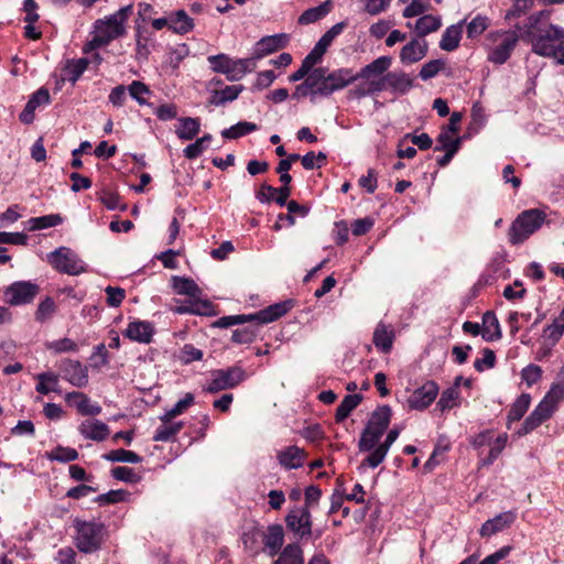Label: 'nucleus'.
Listing matches in <instances>:
<instances>
[{
	"mask_svg": "<svg viewBox=\"0 0 564 564\" xmlns=\"http://www.w3.org/2000/svg\"><path fill=\"white\" fill-rule=\"evenodd\" d=\"M550 14L547 10L534 12L523 25L517 24L516 29L520 37L531 44L533 53L555 58L564 65V28L550 23Z\"/></svg>",
	"mask_w": 564,
	"mask_h": 564,
	"instance_id": "1",
	"label": "nucleus"
},
{
	"mask_svg": "<svg viewBox=\"0 0 564 564\" xmlns=\"http://www.w3.org/2000/svg\"><path fill=\"white\" fill-rule=\"evenodd\" d=\"M391 415L392 412L388 405L379 406L371 413L358 442L359 452L367 454L361 462L362 467H378L384 460L392 444L398 440L400 430L394 427L388 432L384 441L380 442L390 424Z\"/></svg>",
	"mask_w": 564,
	"mask_h": 564,
	"instance_id": "2",
	"label": "nucleus"
},
{
	"mask_svg": "<svg viewBox=\"0 0 564 564\" xmlns=\"http://www.w3.org/2000/svg\"><path fill=\"white\" fill-rule=\"evenodd\" d=\"M564 399V383H555L546 392L541 402L525 419L522 427L517 432L519 436L527 435L542 423L549 420L557 410L560 402Z\"/></svg>",
	"mask_w": 564,
	"mask_h": 564,
	"instance_id": "3",
	"label": "nucleus"
},
{
	"mask_svg": "<svg viewBox=\"0 0 564 564\" xmlns=\"http://www.w3.org/2000/svg\"><path fill=\"white\" fill-rule=\"evenodd\" d=\"M545 218V213L538 208L528 209L519 214L509 228L510 243L520 245L524 242L541 228Z\"/></svg>",
	"mask_w": 564,
	"mask_h": 564,
	"instance_id": "4",
	"label": "nucleus"
},
{
	"mask_svg": "<svg viewBox=\"0 0 564 564\" xmlns=\"http://www.w3.org/2000/svg\"><path fill=\"white\" fill-rule=\"evenodd\" d=\"M76 531L75 545L83 553H93L100 549L105 535V525L95 521L74 520Z\"/></svg>",
	"mask_w": 564,
	"mask_h": 564,
	"instance_id": "5",
	"label": "nucleus"
},
{
	"mask_svg": "<svg viewBox=\"0 0 564 564\" xmlns=\"http://www.w3.org/2000/svg\"><path fill=\"white\" fill-rule=\"evenodd\" d=\"M207 61L213 72L224 74L230 82L240 80L256 68L254 58L234 59L226 54H217L208 56Z\"/></svg>",
	"mask_w": 564,
	"mask_h": 564,
	"instance_id": "6",
	"label": "nucleus"
},
{
	"mask_svg": "<svg viewBox=\"0 0 564 564\" xmlns=\"http://www.w3.org/2000/svg\"><path fill=\"white\" fill-rule=\"evenodd\" d=\"M246 371L240 366L210 371V379L203 387L208 393H217L223 390L234 389L246 379Z\"/></svg>",
	"mask_w": 564,
	"mask_h": 564,
	"instance_id": "7",
	"label": "nucleus"
},
{
	"mask_svg": "<svg viewBox=\"0 0 564 564\" xmlns=\"http://www.w3.org/2000/svg\"><path fill=\"white\" fill-rule=\"evenodd\" d=\"M126 30L121 23H118L115 17H108L105 20L95 22V35L85 45L84 51L90 52L96 48L108 45L112 40L122 36Z\"/></svg>",
	"mask_w": 564,
	"mask_h": 564,
	"instance_id": "8",
	"label": "nucleus"
},
{
	"mask_svg": "<svg viewBox=\"0 0 564 564\" xmlns=\"http://www.w3.org/2000/svg\"><path fill=\"white\" fill-rule=\"evenodd\" d=\"M50 264L58 272L78 275L86 271L84 261L72 249L61 247L47 256Z\"/></svg>",
	"mask_w": 564,
	"mask_h": 564,
	"instance_id": "9",
	"label": "nucleus"
},
{
	"mask_svg": "<svg viewBox=\"0 0 564 564\" xmlns=\"http://www.w3.org/2000/svg\"><path fill=\"white\" fill-rule=\"evenodd\" d=\"M40 293V286L31 281H17L3 290L6 303L12 306L31 303Z\"/></svg>",
	"mask_w": 564,
	"mask_h": 564,
	"instance_id": "10",
	"label": "nucleus"
},
{
	"mask_svg": "<svg viewBox=\"0 0 564 564\" xmlns=\"http://www.w3.org/2000/svg\"><path fill=\"white\" fill-rule=\"evenodd\" d=\"M285 522L288 528L301 538L312 533L311 513L307 508L292 509L288 513Z\"/></svg>",
	"mask_w": 564,
	"mask_h": 564,
	"instance_id": "11",
	"label": "nucleus"
},
{
	"mask_svg": "<svg viewBox=\"0 0 564 564\" xmlns=\"http://www.w3.org/2000/svg\"><path fill=\"white\" fill-rule=\"evenodd\" d=\"M437 394V384L433 381H427L422 387L414 390L409 397V408L413 410H424L434 402Z\"/></svg>",
	"mask_w": 564,
	"mask_h": 564,
	"instance_id": "12",
	"label": "nucleus"
},
{
	"mask_svg": "<svg viewBox=\"0 0 564 564\" xmlns=\"http://www.w3.org/2000/svg\"><path fill=\"white\" fill-rule=\"evenodd\" d=\"M63 377L70 384L84 388L88 383V369L77 360L65 359L59 366Z\"/></svg>",
	"mask_w": 564,
	"mask_h": 564,
	"instance_id": "13",
	"label": "nucleus"
},
{
	"mask_svg": "<svg viewBox=\"0 0 564 564\" xmlns=\"http://www.w3.org/2000/svg\"><path fill=\"white\" fill-rule=\"evenodd\" d=\"M289 43V35L281 33L264 36L259 40L256 44V48L251 58L260 59L271 53H274L281 48H284Z\"/></svg>",
	"mask_w": 564,
	"mask_h": 564,
	"instance_id": "14",
	"label": "nucleus"
},
{
	"mask_svg": "<svg viewBox=\"0 0 564 564\" xmlns=\"http://www.w3.org/2000/svg\"><path fill=\"white\" fill-rule=\"evenodd\" d=\"M66 403L75 408L80 415H98L102 409L98 403H93L83 392L73 391L65 395Z\"/></svg>",
	"mask_w": 564,
	"mask_h": 564,
	"instance_id": "15",
	"label": "nucleus"
},
{
	"mask_svg": "<svg viewBox=\"0 0 564 564\" xmlns=\"http://www.w3.org/2000/svg\"><path fill=\"white\" fill-rule=\"evenodd\" d=\"M78 432L86 440L102 442L108 437L110 430L102 421L87 419L78 425Z\"/></svg>",
	"mask_w": 564,
	"mask_h": 564,
	"instance_id": "16",
	"label": "nucleus"
},
{
	"mask_svg": "<svg viewBox=\"0 0 564 564\" xmlns=\"http://www.w3.org/2000/svg\"><path fill=\"white\" fill-rule=\"evenodd\" d=\"M47 104H50V91L45 87H41L31 95L23 111L20 113L19 118L21 122L25 124L32 123L35 117L36 108Z\"/></svg>",
	"mask_w": 564,
	"mask_h": 564,
	"instance_id": "17",
	"label": "nucleus"
},
{
	"mask_svg": "<svg viewBox=\"0 0 564 564\" xmlns=\"http://www.w3.org/2000/svg\"><path fill=\"white\" fill-rule=\"evenodd\" d=\"M427 51L429 45L424 39H413L401 48L400 61L403 64L416 63L426 56Z\"/></svg>",
	"mask_w": 564,
	"mask_h": 564,
	"instance_id": "18",
	"label": "nucleus"
},
{
	"mask_svg": "<svg viewBox=\"0 0 564 564\" xmlns=\"http://www.w3.org/2000/svg\"><path fill=\"white\" fill-rule=\"evenodd\" d=\"M519 36L516 33L505 36L497 46L491 48L488 54V59L494 64H503L510 57L512 51L518 43Z\"/></svg>",
	"mask_w": 564,
	"mask_h": 564,
	"instance_id": "19",
	"label": "nucleus"
},
{
	"mask_svg": "<svg viewBox=\"0 0 564 564\" xmlns=\"http://www.w3.org/2000/svg\"><path fill=\"white\" fill-rule=\"evenodd\" d=\"M517 514L513 511L499 513L492 519L487 520L480 528L481 536H490L509 528L516 521Z\"/></svg>",
	"mask_w": 564,
	"mask_h": 564,
	"instance_id": "20",
	"label": "nucleus"
},
{
	"mask_svg": "<svg viewBox=\"0 0 564 564\" xmlns=\"http://www.w3.org/2000/svg\"><path fill=\"white\" fill-rule=\"evenodd\" d=\"M154 334V328L151 323L145 321L130 322L123 332V336L133 341L141 344H149Z\"/></svg>",
	"mask_w": 564,
	"mask_h": 564,
	"instance_id": "21",
	"label": "nucleus"
},
{
	"mask_svg": "<svg viewBox=\"0 0 564 564\" xmlns=\"http://www.w3.org/2000/svg\"><path fill=\"white\" fill-rule=\"evenodd\" d=\"M346 28V22L341 21L334 24L328 31H326L318 42L315 44L313 50L310 52L313 57H315L318 62L322 61L323 55L326 53L327 48L330 46L336 36H338L344 29Z\"/></svg>",
	"mask_w": 564,
	"mask_h": 564,
	"instance_id": "22",
	"label": "nucleus"
},
{
	"mask_svg": "<svg viewBox=\"0 0 564 564\" xmlns=\"http://www.w3.org/2000/svg\"><path fill=\"white\" fill-rule=\"evenodd\" d=\"M327 86L329 88V95L334 91L339 90L358 79V76L352 73L350 68H339L332 73L326 69Z\"/></svg>",
	"mask_w": 564,
	"mask_h": 564,
	"instance_id": "23",
	"label": "nucleus"
},
{
	"mask_svg": "<svg viewBox=\"0 0 564 564\" xmlns=\"http://www.w3.org/2000/svg\"><path fill=\"white\" fill-rule=\"evenodd\" d=\"M291 307L292 305L290 302H281L272 304L267 308L250 315L252 316V322L257 321L259 324H267L274 322L285 315L291 310Z\"/></svg>",
	"mask_w": 564,
	"mask_h": 564,
	"instance_id": "24",
	"label": "nucleus"
},
{
	"mask_svg": "<svg viewBox=\"0 0 564 564\" xmlns=\"http://www.w3.org/2000/svg\"><path fill=\"white\" fill-rule=\"evenodd\" d=\"M306 454L297 446H289L278 453L279 463L286 469H295L304 464Z\"/></svg>",
	"mask_w": 564,
	"mask_h": 564,
	"instance_id": "25",
	"label": "nucleus"
},
{
	"mask_svg": "<svg viewBox=\"0 0 564 564\" xmlns=\"http://www.w3.org/2000/svg\"><path fill=\"white\" fill-rule=\"evenodd\" d=\"M378 82L383 83V89L387 87L392 88L395 91L405 94L410 90L413 85V80L410 76L403 72H390L383 75Z\"/></svg>",
	"mask_w": 564,
	"mask_h": 564,
	"instance_id": "26",
	"label": "nucleus"
},
{
	"mask_svg": "<svg viewBox=\"0 0 564 564\" xmlns=\"http://www.w3.org/2000/svg\"><path fill=\"white\" fill-rule=\"evenodd\" d=\"M465 20L459 21L456 24L449 25L442 34L440 41V47L446 52H453L459 46V42L463 34V28Z\"/></svg>",
	"mask_w": 564,
	"mask_h": 564,
	"instance_id": "27",
	"label": "nucleus"
},
{
	"mask_svg": "<svg viewBox=\"0 0 564 564\" xmlns=\"http://www.w3.org/2000/svg\"><path fill=\"white\" fill-rule=\"evenodd\" d=\"M481 337L486 341H495L501 338L502 333L499 321L492 311L484 313L481 318Z\"/></svg>",
	"mask_w": 564,
	"mask_h": 564,
	"instance_id": "28",
	"label": "nucleus"
},
{
	"mask_svg": "<svg viewBox=\"0 0 564 564\" xmlns=\"http://www.w3.org/2000/svg\"><path fill=\"white\" fill-rule=\"evenodd\" d=\"M161 425L155 430L153 441L155 442H169L173 440L184 427V423L173 422L172 420H164V414L160 417Z\"/></svg>",
	"mask_w": 564,
	"mask_h": 564,
	"instance_id": "29",
	"label": "nucleus"
},
{
	"mask_svg": "<svg viewBox=\"0 0 564 564\" xmlns=\"http://www.w3.org/2000/svg\"><path fill=\"white\" fill-rule=\"evenodd\" d=\"M392 64V58L390 56H380L376 58L370 64L366 65L361 68L359 73L356 74L359 78L370 79L372 77H377L383 75L388 68Z\"/></svg>",
	"mask_w": 564,
	"mask_h": 564,
	"instance_id": "30",
	"label": "nucleus"
},
{
	"mask_svg": "<svg viewBox=\"0 0 564 564\" xmlns=\"http://www.w3.org/2000/svg\"><path fill=\"white\" fill-rule=\"evenodd\" d=\"M394 339L393 329L384 323H379L373 333L375 346L384 354L390 352Z\"/></svg>",
	"mask_w": 564,
	"mask_h": 564,
	"instance_id": "31",
	"label": "nucleus"
},
{
	"mask_svg": "<svg viewBox=\"0 0 564 564\" xmlns=\"http://www.w3.org/2000/svg\"><path fill=\"white\" fill-rule=\"evenodd\" d=\"M284 533L281 525H271L264 535L263 544L270 556H274L279 553L283 545Z\"/></svg>",
	"mask_w": 564,
	"mask_h": 564,
	"instance_id": "32",
	"label": "nucleus"
},
{
	"mask_svg": "<svg viewBox=\"0 0 564 564\" xmlns=\"http://www.w3.org/2000/svg\"><path fill=\"white\" fill-rule=\"evenodd\" d=\"M333 1L326 0L317 7L305 10L299 18L300 24H311L326 17L333 9Z\"/></svg>",
	"mask_w": 564,
	"mask_h": 564,
	"instance_id": "33",
	"label": "nucleus"
},
{
	"mask_svg": "<svg viewBox=\"0 0 564 564\" xmlns=\"http://www.w3.org/2000/svg\"><path fill=\"white\" fill-rule=\"evenodd\" d=\"M37 380L35 390L41 394H48L50 392H61L58 375L46 371L36 375Z\"/></svg>",
	"mask_w": 564,
	"mask_h": 564,
	"instance_id": "34",
	"label": "nucleus"
},
{
	"mask_svg": "<svg viewBox=\"0 0 564 564\" xmlns=\"http://www.w3.org/2000/svg\"><path fill=\"white\" fill-rule=\"evenodd\" d=\"M170 29L177 34H186L194 28V20L184 10H178L169 17Z\"/></svg>",
	"mask_w": 564,
	"mask_h": 564,
	"instance_id": "35",
	"label": "nucleus"
},
{
	"mask_svg": "<svg viewBox=\"0 0 564 564\" xmlns=\"http://www.w3.org/2000/svg\"><path fill=\"white\" fill-rule=\"evenodd\" d=\"M531 404V395L529 393L520 394L517 400L512 403L508 412V427L512 422L520 421L525 414Z\"/></svg>",
	"mask_w": 564,
	"mask_h": 564,
	"instance_id": "36",
	"label": "nucleus"
},
{
	"mask_svg": "<svg viewBox=\"0 0 564 564\" xmlns=\"http://www.w3.org/2000/svg\"><path fill=\"white\" fill-rule=\"evenodd\" d=\"M63 223V218L58 214H50L40 217H32L26 221L30 231H37L56 227Z\"/></svg>",
	"mask_w": 564,
	"mask_h": 564,
	"instance_id": "37",
	"label": "nucleus"
},
{
	"mask_svg": "<svg viewBox=\"0 0 564 564\" xmlns=\"http://www.w3.org/2000/svg\"><path fill=\"white\" fill-rule=\"evenodd\" d=\"M312 80L311 88L316 96H329V88L327 86L326 68L317 67L310 76L306 77Z\"/></svg>",
	"mask_w": 564,
	"mask_h": 564,
	"instance_id": "38",
	"label": "nucleus"
},
{
	"mask_svg": "<svg viewBox=\"0 0 564 564\" xmlns=\"http://www.w3.org/2000/svg\"><path fill=\"white\" fill-rule=\"evenodd\" d=\"M362 397L360 394H348L346 395L340 404L336 409L335 420L336 422L345 421L350 413L360 404Z\"/></svg>",
	"mask_w": 564,
	"mask_h": 564,
	"instance_id": "39",
	"label": "nucleus"
},
{
	"mask_svg": "<svg viewBox=\"0 0 564 564\" xmlns=\"http://www.w3.org/2000/svg\"><path fill=\"white\" fill-rule=\"evenodd\" d=\"M273 564H304L303 551L297 544H288Z\"/></svg>",
	"mask_w": 564,
	"mask_h": 564,
	"instance_id": "40",
	"label": "nucleus"
},
{
	"mask_svg": "<svg viewBox=\"0 0 564 564\" xmlns=\"http://www.w3.org/2000/svg\"><path fill=\"white\" fill-rule=\"evenodd\" d=\"M243 90L242 85L226 86L224 89L215 90L212 95L210 102L215 106L224 105L238 98Z\"/></svg>",
	"mask_w": 564,
	"mask_h": 564,
	"instance_id": "41",
	"label": "nucleus"
},
{
	"mask_svg": "<svg viewBox=\"0 0 564 564\" xmlns=\"http://www.w3.org/2000/svg\"><path fill=\"white\" fill-rule=\"evenodd\" d=\"M199 130V122L193 118H182L175 124V133L180 139L192 140Z\"/></svg>",
	"mask_w": 564,
	"mask_h": 564,
	"instance_id": "42",
	"label": "nucleus"
},
{
	"mask_svg": "<svg viewBox=\"0 0 564 564\" xmlns=\"http://www.w3.org/2000/svg\"><path fill=\"white\" fill-rule=\"evenodd\" d=\"M172 285L177 294L198 297L202 293L198 285L188 278L174 276L172 280Z\"/></svg>",
	"mask_w": 564,
	"mask_h": 564,
	"instance_id": "43",
	"label": "nucleus"
},
{
	"mask_svg": "<svg viewBox=\"0 0 564 564\" xmlns=\"http://www.w3.org/2000/svg\"><path fill=\"white\" fill-rule=\"evenodd\" d=\"M442 25V20L440 17H435L432 14H425L419 18L415 23V31L420 37H424L425 35L437 31Z\"/></svg>",
	"mask_w": 564,
	"mask_h": 564,
	"instance_id": "44",
	"label": "nucleus"
},
{
	"mask_svg": "<svg viewBox=\"0 0 564 564\" xmlns=\"http://www.w3.org/2000/svg\"><path fill=\"white\" fill-rule=\"evenodd\" d=\"M258 129L257 124L248 121H240L237 124L224 129L220 135L224 139H239Z\"/></svg>",
	"mask_w": 564,
	"mask_h": 564,
	"instance_id": "45",
	"label": "nucleus"
},
{
	"mask_svg": "<svg viewBox=\"0 0 564 564\" xmlns=\"http://www.w3.org/2000/svg\"><path fill=\"white\" fill-rule=\"evenodd\" d=\"M487 117L485 109L479 105L475 104L471 108L470 121L468 124V133L466 137L470 138L474 133H477L486 123Z\"/></svg>",
	"mask_w": 564,
	"mask_h": 564,
	"instance_id": "46",
	"label": "nucleus"
},
{
	"mask_svg": "<svg viewBox=\"0 0 564 564\" xmlns=\"http://www.w3.org/2000/svg\"><path fill=\"white\" fill-rule=\"evenodd\" d=\"M104 458L109 462H123L131 464H139L142 457L137 453L123 448L113 449L104 455Z\"/></svg>",
	"mask_w": 564,
	"mask_h": 564,
	"instance_id": "47",
	"label": "nucleus"
},
{
	"mask_svg": "<svg viewBox=\"0 0 564 564\" xmlns=\"http://www.w3.org/2000/svg\"><path fill=\"white\" fill-rule=\"evenodd\" d=\"M508 442V435L506 433L500 434L494 443L490 445V451L488 456L481 460V466H489L491 465L502 453Z\"/></svg>",
	"mask_w": 564,
	"mask_h": 564,
	"instance_id": "48",
	"label": "nucleus"
},
{
	"mask_svg": "<svg viewBox=\"0 0 564 564\" xmlns=\"http://www.w3.org/2000/svg\"><path fill=\"white\" fill-rule=\"evenodd\" d=\"M194 394L187 392L183 399L177 401L175 405L164 413V420H173L174 417L183 414L189 406L194 404Z\"/></svg>",
	"mask_w": 564,
	"mask_h": 564,
	"instance_id": "49",
	"label": "nucleus"
},
{
	"mask_svg": "<svg viewBox=\"0 0 564 564\" xmlns=\"http://www.w3.org/2000/svg\"><path fill=\"white\" fill-rule=\"evenodd\" d=\"M210 304L208 302L186 301L183 305L177 306L174 311L180 314H196L205 315L208 314Z\"/></svg>",
	"mask_w": 564,
	"mask_h": 564,
	"instance_id": "50",
	"label": "nucleus"
},
{
	"mask_svg": "<svg viewBox=\"0 0 564 564\" xmlns=\"http://www.w3.org/2000/svg\"><path fill=\"white\" fill-rule=\"evenodd\" d=\"M89 63L90 61L85 57L68 62L66 66L68 80L76 83L82 74L87 69Z\"/></svg>",
	"mask_w": 564,
	"mask_h": 564,
	"instance_id": "51",
	"label": "nucleus"
},
{
	"mask_svg": "<svg viewBox=\"0 0 564 564\" xmlns=\"http://www.w3.org/2000/svg\"><path fill=\"white\" fill-rule=\"evenodd\" d=\"M459 394V390L456 387L448 388L443 391L437 405L442 411L453 409L458 404Z\"/></svg>",
	"mask_w": 564,
	"mask_h": 564,
	"instance_id": "52",
	"label": "nucleus"
},
{
	"mask_svg": "<svg viewBox=\"0 0 564 564\" xmlns=\"http://www.w3.org/2000/svg\"><path fill=\"white\" fill-rule=\"evenodd\" d=\"M203 351L192 344H185L178 352V359L182 364L188 365L193 361H199L203 359Z\"/></svg>",
	"mask_w": 564,
	"mask_h": 564,
	"instance_id": "53",
	"label": "nucleus"
},
{
	"mask_svg": "<svg viewBox=\"0 0 564 564\" xmlns=\"http://www.w3.org/2000/svg\"><path fill=\"white\" fill-rule=\"evenodd\" d=\"M56 305L52 297H45L37 306V310L35 312V319L37 322H45L50 319L53 314L55 313Z\"/></svg>",
	"mask_w": 564,
	"mask_h": 564,
	"instance_id": "54",
	"label": "nucleus"
},
{
	"mask_svg": "<svg viewBox=\"0 0 564 564\" xmlns=\"http://www.w3.org/2000/svg\"><path fill=\"white\" fill-rule=\"evenodd\" d=\"M51 460L68 463L78 458V452L72 447L57 446L48 455Z\"/></svg>",
	"mask_w": 564,
	"mask_h": 564,
	"instance_id": "55",
	"label": "nucleus"
},
{
	"mask_svg": "<svg viewBox=\"0 0 564 564\" xmlns=\"http://www.w3.org/2000/svg\"><path fill=\"white\" fill-rule=\"evenodd\" d=\"M458 145L459 143H441V145L434 148V152H444L443 155L435 159L440 166H445L449 163L458 151Z\"/></svg>",
	"mask_w": 564,
	"mask_h": 564,
	"instance_id": "56",
	"label": "nucleus"
},
{
	"mask_svg": "<svg viewBox=\"0 0 564 564\" xmlns=\"http://www.w3.org/2000/svg\"><path fill=\"white\" fill-rule=\"evenodd\" d=\"M533 4L534 0H514L512 8L506 13V20L517 19L527 14Z\"/></svg>",
	"mask_w": 564,
	"mask_h": 564,
	"instance_id": "57",
	"label": "nucleus"
},
{
	"mask_svg": "<svg viewBox=\"0 0 564 564\" xmlns=\"http://www.w3.org/2000/svg\"><path fill=\"white\" fill-rule=\"evenodd\" d=\"M488 18L482 15L475 17L468 24H467V36L468 39H475L482 34L486 29L488 28Z\"/></svg>",
	"mask_w": 564,
	"mask_h": 564,
	"instance_id": "58",
	"label": "nucleus"
},
{
	"mask_svg": "<svg viewBox=\"0 0 564 564\" xmlns=\"http://www.w3.org/2000/svg\"><path fill=\"white\" fill-rule=\"evenodd\" d=\"M383 90V83L378 80H368L361 85L355 87L351 93L358 97H365L367 95H371L375 93H379Z\"/></svg>",
	"mask_w": 564,
	"mask_h": 564,
	"instance_id": "59",
	"label": "nucleus"
},
{
	"mask_svg": "<svg viewBox=\"0 0 564 564\" xmlns=\"http://www.w3.org/2000/svg\"><path fill=\"white\" fill-rule=\"evenodd\" d=\"M444 67L445 62L443 59H432L422 66L419 76L423 80H429L435 77Z\"/></svg>",
	"mask_w": 564,
	"mask_h": 564,
	"instance_id": "60",
	"label": "nucleus"
},
{
	"mask_svg": "<svg viewBox=\"0 0 564 564\" xmlns=\"http://www.w3.org/2000/svg\"><path fill=\"white\" fill-rule=\"evenodd\" d=\"M46 347L55 354L77 351L78 349L77 344L73 339L66 337L47 343Z\"/></svg>",
	"mask_w": 564,
	"mask_h": 564,
	"instance_id": "61",
	"label": "nucleus"
},
{
	"mask_svg": "<svg viewBox=\"0 0 564 564\" xmlns=\"http://www.w3.org/2000/svg\"><path fill=\"white\" fill-rule=\"evenodd\" d=\"M542 377V369L540 366L531 364L524 367L521 371L522 381L527 383L528 387H532Z\"/></svg>",
	"mask_w": 564,
	"mask_h": 564,
	"instance_id": "62",
	"label": "nucleus"
},
{
	"mask_svg": "<svg viewBox=\"0 0 564 564\" xmlns=\"http://www.w3.org/2000/svg\"><path fill=\"white\" fill-rule=\"evenodd\" d=\"M358 185L364 188L367 193L372 194L378 186V173L373 169H369L366 175H362L358 180Z\"/></svg>",
	"mask_w": 564,
	"mask_h": 564,
	"instance_id": "63",
	"label": "nucleus"
},
{
	"mask_svg": "<svg viewBox=\"0 0 564 564\" xmlns=\"http://www.w3.org/2000/svg\"><path fill=\"white\" fill-rule=\"evenodd\" d=\"M326 163V155L323 152L317 154L308 152L302 158V164L306 170L322 167Z\"/></svg>",
	"mask_w": 564,
	"mask_h": 564,
	"instance_id": "64",
	"label": "nucleus"
}]
</instances>
